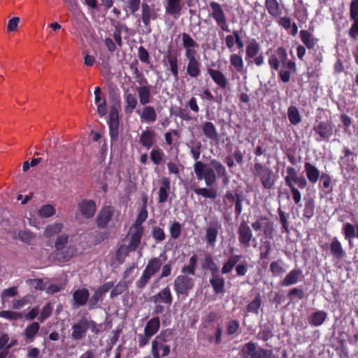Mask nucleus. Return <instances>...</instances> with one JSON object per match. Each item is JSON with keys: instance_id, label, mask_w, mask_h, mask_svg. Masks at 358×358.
Here are the masks:
<instances>
[{"instance_id": "16", "label": "nucleus", "mask_w": 358, "mask_h": 358, "mask_svg": "<svg viewBox=\"0 0 358 358\" xmlns=\"http://www.w3.org/2000/svg\"><path fill=\"white\" fill-rule=\"evenodd\" d=\"M164 60L169 64V69L176 80L178 79L179 75V60L177 53L169 49L164 56Z\"/></svg>"}, {"instance_id": "3", "label": "nucleus", "mask_w": 358, "mask_h": 358, "mask_svg": "<svg viewBox=\"0 0 358 358\" xmlns=\"http://www.w3.org/2000/svg\"><path fill=\"white\" fill-rule=\"evenodd\" d=\"M286 172L285 185L289 188L294 203L299 204L301 200L299 189H305L308 185L307 180L304 176H299L296 169L292 166H287Z\"/></svg>"}, {"instance_id": "6", "label": "nucleus", "mask_w": 358, "mask_h": 358, "mask_svg": "<svg viewBox=\"0 0 358 358\" xmlns=\"http://www.w3.org/2000/svg\"><path fill=\"white\" fill-rule=\"evenodd\" d=\"M194 280L187 275H179L173 281L174 291L178 298L185 299L194 287Z\"/></svg>"}, {"instance_id": "54", "label": "nucleus", "mask_w": 358, "mask_h": 358, "mask_svg": "<svg viewBox=\"0 0 358 358\" xmlns=\"http://www.w3.org/2000/svg\"><path fill=\"white\" fill-rule=\"evenodd\" d=\"M164 153L160 148H154L150 151V157L152 163L157 166L161 164Z\"/></svg>"}, {"instance_id": "46", "label": "nucleus", "mask_w": 358, "mask_h": 358, "mask_svg": "<svg viewBox=\"0 0 358 358\" xmlns=\"http://www.w3.org/2000/svg\"><path fill=\"white\" fill-rule=\"evenodd\" d=\"M287 117L290 123L296 125L301 122V116L299 114L298 108L294 106H291L287 109Z\"/></svg>"}, {"instance_id": "27", "label": "nucleus", "mask_w": 358, "mask_h": 358, "mask_svg": "<svg viewBox=\"0 0 358 358\" xmlns=\"http://www.w3.org/2000/svg\"><path fill=\"white\" fill-rule=\"evenodd\" d=\"M209 282L216 294H223L224 292L225 282L223 277H222L219 272L211 274V278Z\"/></svg>"}, {"instance_id": "63", "label": "nucleus", "mask_w": 358, "mask_h": 358, "mask_svg": "<svg viewBox=\"0 0 358 358\" xmlns=\"http://www.w3.org/2000/svg\"><path fill=\"white\" fill-rule=\"evenodd\" d=\"M141 0H128L124 10L129 11L131 14H135L140 8Z\"/></svg>"}, {"instance_id": "58", "label": "nucleus", "mask_w": 358, "mask_h": 358, "mask_svg": "<svg viewBox=\"0 0 358 358\" xmlns=\"http://www.w3.org/2000/svg\"><path fill=\"white\" fill-rule=\"evenodd\" d=\"M55 213V208L51 204L42 206L38 211V215L43 218L50 217L54 215Z\"/></svg>"}, {"instance_id": "42", "label": "nucleus", "mask_w": 358, "mask_h": 358, "mask_svg": "<svg viewBox=\"0 0 358 358\" xmlns=\"http://www.w3.org/2000/svg\"><path fill=\"white\" fill-rule=\"evenodd\" d=\"M242 194V192L227 190L223 197V203L227 206L225 209L231 208L237 200V197H240Z\"/></svg>"}, {"instance_id": "11", "label": "nucleus", "mask_w": 358, "mask_h": 358, "mask_svg": "<svg viewBox=\"0 0 358 358\" xmlns=\"http://www.w3.org/2000/svg\"><path fill=\"white\" fill-rule=\"evenodd\" d=\"M187 61L186 66L187 75L191 78L196 79L201 75V63L198 54L185 56Z\"/></svg>"}, {"instance_id": "18", "label": "nucleus", "mask_w": 358, "mask_h": 358, "mask_svg": "<svg viewBox=\"0 0 358 358\" xmlns=\"http://www.w3.org/2000/svg\"><path fill=\"white\" fill-rule=\"evenodd\" d=\"M180 36L182 38V45L185 49V56L197 55L196 48H199V44L193 38L186 32L182 33Z\"/></svg>"}, {"instance_id": "20", "label": "nucleus", "mask_w": 358, "mask_h": 358, "mask_svg": "<svg viewBox=\"0 0 358 358\" xmlns=\"http://www.w3.org/2000/svg\"><path fill=\"white\" fill-rule=\"evenodd\" d=\"M220 225L218 222L210 223L206 229L205 238L208 245L213 248L215 246L217 238L219 234Z\"/></svg>"}, {"instance_id": "47", "label": "nucleus", "mask_w": 358, "mask_h": 358, "mask_svg": "<svg viewBox=\"0 0 358 358\" xmlns=\"http://www.w3.org/2000/svg\"><path fill=\"white\" fill-rule=\"evenodd\" d=\"M230 64L234 67L238 73H242L244 69L243 60L242 57L238 54H232L229 57Z\"/></svg>"}, {"instance_id": "1", "label": "nucleus", "mask_w": 358, "mask_h": 358, "mask_svg": "<svg viewBox=\"0 0 358 358\" xmlns=\"http://www.w3.org/2000/svg\"><path fill=\"white\" fill-rule=\"evenodd\" d=\"M194 171L198 180H203L207 187H212L217 178L222 180L223 183L229 182V177L225 166L217 159H211L210 166L201 161L195 162Z\"/></svg>"}, {"instance_id": "7", "label": "nucleus", "mask_w": 358, "mask_h": 358, "mask_svg": "<svg viewBox=\"0 0 358 358\" xmlns=\"http://www.w3.org/2000/svg\"><path fill=\"white\" fill-rule=\"evenodd\" d=\"M69 236L67 234H62L57 236L55 242V251L54 252V258L60 262H67L73 256V253L75 250L73 246H69L67 248L65 254L63 252V250L66 248L69 242Z\"/></svg>"}, {"instance_id": "60", "label": "nucleus", "mask_w": 358, "mask_h": 358, "mask_svg": "<svg viewBox=\"0 0 358 358\" xmlns=\"http://www.w3.org/2000/svg\"><path fill=\"white\" fill-rule=\"evenodd\" d=\"M343 231L345 238L349 240L350 242L352 238L356 237L357 231L355 227L350 223L344 224L343 227Z\"/></svg>"}, {"instance_id": "29", "label": "nucleus", "mask_w": 358, "mask_h": 358, "mask_svg": "<svg viewBox=\"0 0 358 358\" xmlns=\"http://www.w3.org/2000/svg\"><path fill=\"white\" fill-rule=\"evenodd\" d=\"M304 171L308 180L312 184H315L321 176L319 169L310 162L304 163Z\"/></svg>"}, {"instance_id": "23", "label": "nucleus", "mask_w": 358, "mask_h": 358, "mask_svg": "<svg viewBox=\"0 0 358 358\" xmlns=\"http://www.w3.org/2000/svg\"><path fill=\"white\" fill-rule=\"evenodd\" d=\"M142 122L153 123L157 120L155 108L150 105L143 106L141 112L137 111Z\"/></svg>"}, {"instance_id": "43", "label": "nucleus", "mask_w": 358, "mask_h": 358, "mask_svg": "<svg viewBox=\"0 0 358 358\" xmlns=\"http://www.w3.org/2000/svg\"><path fill=\"white\" fill-rule=\"evenodd\" d=\"M193 191L196 195L206 199H215L217 196V189L214 188L195 187Z\"/></svg>"}, {"instance_id": "15", "label": "nucleus", "mask_w": 358, "mask_h": 358, "mask_svg": "<svg viewBox=\"0 0 358 358\" xmlns=\"http://www.w3.org/2000/svg\"><path fill=\"white\" fill-rule=\"evenodd\" d=\"M80 214L86 219L92 218L96 211V202L92 199H83L78 204Z\"/></svg>"}, {"instance_id": "51", "label": "nucleus", "mask_w": 358, "mask_h": 358, "mask_svg": "<svg viewBox=\"0 0 358 358\" xmlns=\"http://www.w3.org/2000/svg\"><path fill=\"white\" fill-rule=\"evenodd\" d=\"M327 317L326 313L324 311L315 312L310 317V324L317 327L321 325L325 320Z\"/></svg>"}, {"instance_id": "24", "label": "nucleus", "mask_w": 358, "mask_h": 358, "mask_svg": "<svg viewBox=\"0 0 358 358\" xmlns=\"http://www.w3.org/2000/svg\"><path fill=\"white\" fill-rule=\"evenodd\" d=\"M207 73L220 88L222 90L227 88L228 84L227 79L221 71L209 68L207 69Z\"/></svg>"}, {"instance_id": "37", "label": "nucleus", "mask_w": 358, "mask_h": 358, "mask_svg": "<svg viewBox=\"0 0 358 358\" xmlns=\"http://www.w3.org/2000/svg\"><path fill=\"white\" fill-rule=\"evenodd\" d=\"M300 38L303 45L309 50L314 49L318 39L315 38L311 33L305 29L300 31Z\"/></svg>"}, {"instance_id": "45", "label": "nucleus", "mask_w": 358, "mask_h": 358, "mask_svg": "<svg viewBox=\"0 0 358 358\" xmlns=\"http://www.w3.org/2000/svg\"><path fill=\"white\" fill-rule=\"evenodd\" d=\"M187 147L190 149V153L193 157V159L197 162L201 155V149L202 147V144L200 141L191 140L187 144Z\"/></svg>"}, {"instance_id": "61", "label": "nucleus", "mask_w": 358, "mask_h": 358, "mask_svg": "<svg viewBox=\"0 0 358 358\" xmlns=\"http://www.w3.org/2000/svg\"><path fill=\"white\" fill-rule=\"evenodd\" d=\"M153 275L146 271L145 269L143 271L142 275L140 278L136 282V286L138 289H143L148 282L150 281V278Z\"/></svg>"}, {"instance_id": "10", "label": "nucleus", "mask_w": 358, "mask_h": 358, "mask_svg": "<svg viewBox=\"0 0 358 358\" xmlns=\"http://www.w3.org/2000/svg\"><path fill=\"white\" fill-rule=\"evenodd\" d=\"M238 240L241 247L248 248L253 239V234L250 227L245 220H242L237 230Z\"/></svg>"}, {"instance_id": "12", "label": "nucleus", "mask_w": 358, "mask_h": 358, "mask_svg": "<svg viewBox=\"0 0 358 358\" xmlns=\"http://www.w3.org/2000/svg\"><path fill=\"white\" fill-rule=\"evenodd\" d=\"M90 327V320L87 317H82L80 320L72 326L71 338L74 340L83 339Z\"/></svg>"}, {"instance_id": "41", "label": "nucleus", "mask_w": 358, "mask_h": 358, "mask_svg": "<svg viewBox=\"0 0 358 358\" xmlns=\"http://www.w3.org/2000/svg\"><path fill=\"white\" fill-rule=\"evenodd\" d=\"M160 327V320L158 317L151 318L146 324L144 331L148 335L153 336L157 333Z\"/></svg>"}, {"instance_id": "30", "label": "nucleus", "mask_w": 358, "mask_h": 358, "mask_svg": "<svg viewBox=\"0 0 358 358\" xmlns=\"http://www.w3.org/2000/svg\"><path fill=\"white\" fill-rule=\"evenodd\" d=\"M157 18V14L145 2L141 4V20L145 27H150L151 20H155Z\"/></svg>"}, {"instance_id": "36", "label": "nucleus", "mask_w": 358, "mask_h": 358, "mask_svg": "<svg viewBox=\"0 0 358 358\" xmlns=\"http://www.w3.org/2000/svg\"><path fill=\"white\" fill-rule=\"evenodd\" d=\"M265 8L269 14L273 18H278L282 14V9L277 0H265Z\"/></svg>"}, {"instance_id": "19", "label": "nucleus", "mask_w": 358, "mask_h": 358, "mask_svg": "<svg viewBox=\"0 0 358 358\" xmlns=\"http://www.w3.org/2000/svg\"><path fill=\"white\" fill-rule=\"evenodd\" d=\"M130 241L127 245L129 252L135 251L139 246L143 234V227L131 226Z\"/></svg>"}, {"instance_id": "21", "label": "nucleus", "mask_w": 358, "mask_h": 358, "mask_svg": "<svg viewBox=\"0 0 358 358\" xmlns=\"http://www.w3.org/2000/svg\"><path fill=\"white\" fill-rule=\"evenodd\" d=\"M303 278L302 271L300 268L291 270L280 282L282 287H289L301 281Z\"/></svg>"}, {"instance_id": "52", "label": "nucleus", "mask_w": 358, "mask_h": 358, "mask_svg": "<svg viewBox=\"0 0 358 358\" xmlns=\"http://www.w3.org/2000/svg\"><path fill=\"white\" fill-rule=\"evenodd\" d=\"M110 291V297L113 299L114 297L122 294L128 289V285L126 281L120 280L115 286L112 287Z\"/></svg>"}, {"instance_id": "26", "label": "nucleus", "mask_w": 358, "mask_h": 358, "mask_svg": "<svg viewBox=\"0 0 358 358\" xmlns=\"http://www.w3.org/2000/svg\"><path fill=\"white\" fill-rule=\"evenodd\" d=\"M181 0H168L165 6L166 14L173 16L177 20L181 15Z\"/></svg>"}, {"instance_id": "34", "label": "nucleus", "mask_w": 358, "mask_h": 358, "mask_svg": "<svg viewBox=\"0 0 358 358\" xmlns=\"http://www.w3.org/2000/svg\"><path fill=\"white\" fill-rule=\"evenodd\" d=\"M203 135L206 138L216 141L218 138V133L215 126L211 122H204L201 125Z\"/></svg>"}, {"instance_id": "59", "label": "nucleus", "mask_w": 358, "mask_h": 358, "mask_svg": "<svg viewBox=\"0 0 358 358\" xmlns=\"http://www.w3.org/2000/svg\"><path fill=\"white\" fill-rule=\"evenodd\" d=\"M259 257L261 259H266L268 257L271 250L272 246L269 241H265L262 243L260 245Z\"/></svg>"}, {"instance_id": "14", "label": "nucleus", "mask_w": 358, "mask_h": 358, "mask_svg": "<svg viewBox=\"0 0 358 358\" xmlns=\"http://www.w3.org/2000/svg\"><path fill=\"white\" fill-rule=\"evenodd\" d=\"M114 214V208L112 206H103L98 213L96 223L99 228L105 229L112 220Z\"/></svg>"}, {"instance_id": "33", "label": "nucleus", "mask_w": 358, "mask_h": 358, "mask_svg": "<svg viewBox=\"0 0 358 358\" xmlns=\"http://www.w3.org/2000/svg\"><path fill=\"white\" fill-rule=\"evenodd\" d=\"M155 141V132L153 130L146 129L143 131L139 138V143L147 150H149Z\"/></svg>"}, {"instance_id": "4", "label": "nucleus", "mask_w": 358, "mask_h": 358, "mask_svg": "<svg viewBox=\"0 0 358 358\" xmlns=\"http://www.w3.org/2000/svg\"><path fill=\"white\" fill-rule=\"evenodd\" d=\"M252 173L256 178L259 179L262 187L265 189L273 188L277 180V176L269 166L260 162H256L254 164Z\"/></svg>"}, {"instance_id": "2", "label": "nucleus", "mask_w": 358, "mask_h": 358, "mask_svg": "<svg viewBox=\"0 0 358 358\" xmlns=\"http://www.w3.org/2000/svg\"><path fill=\"white\" fill-rule=\"evenodd\" d=\"M268 65L272 71H278V76L283 83L290 80L291 73H296L297 68L294 61L288 59L287 50L278 47L268 59Z\"/></svg>"}, {"instance_id": "8", "label": "nucleus", "mask_w": 358, "mask_h": 358, "mask_svg": "<svg viewBox=\"0 0 358 358\" xmlns=\"http://www.w3.org/2000/svg\"><path fill=\"white\" fill-rule=\"evenodd\" d=\"M210 8V17L215 22L217 26L223 31L229 32L227 17L224 13L222 6L215 1L209 3Z\"/></svg>"}, {"instance_id": "62", "label": "nucleus", "mask_w": 358, "mask_h": 358, "mask_svg": "<svg viewBox=\"0 0 358 358\" xmlns=\"http://www.w3.org/2000/svg\"><path fill=\"white\" fill-rule=\"evenodd\" d=\"M270 271L273 276H278L285 272V268L280 264V261L272 262L270 264Z\"/></svg>"}, {"instance_id": "49", "label": "nucleus", "mask_w": 358, "mask_h": 358, "mask_svg": "<svg viewBox=\"0 0 358 358\" xmlns=\"http://www.w3.org/2000/svg\"><path fill=\"white\" fill-rule=\"evenodd\" d=\"M32 299L33 296L31 294H27L19 299H14L12 301V308L15 310L20 309L26 305L31 303Z\"/></svg>"}, {"instance_id": "28", "label": "nucleus", "mask_w": 358, "mask_h": 358, "mask_svg": "<svg viewBox=\"0 0 358 358\" xmlns=\"http://www.w3.org/2000/svg\"><path fill=\"white\" fill-rule=\"evenodd\" d=\"M313 130L319 136L316 138L317 141L328 139L332 134L330 124L324 122H321L315 126Z\"/></svg>"}, {"instance_id": "40", "label": "nucleus", "mask_w": 358, "mask_h": 358, "mask_svg": "<svg viewBox=\"0 0 358 358\" xmlns=\"http://www.w3.org/2000/svg\"><path fill=\"white\" fill-rule=\"evenodd\" d=\"M261 50L259 43L255 38L251 39L248 45L246 46L245 54L246 59H250L255 58Z\"/></svg>"}, {"instance_id": "55", "label": "nucleus", "mask_w": 358, "mask_h": 358, "mask_svg": "<svg viewBox=\"0 0 358 358\" xmlns=\"http://www.w3.org/2000/svg\"><path fill=\"white\" fill-rule=\"evenodd\" d=\"M148 217V211L146 209V200L144 201V204L139 211L136 220L132 224L133 227H143L142 223L144 222Z\"/></svg>"}, {"instance_id": "44", "label": "nucleus", "mask_w": 358, "mask_h": 358, "mask_svg": "<svg viewBox=\"0 0 358 358\" xmlns=\"http://www.w3.org/2000/svg\"><path fill=\"white\" fill-rule=\"evenodd\" d=\"M162 266V262L160 258L153 257L148 261V264L145 268V270L151 275H154L160 270Z\"/></svg>"}, {"instance_id": "9", "label": "nucleus", "mask_w": 358, "mask_h": 358, "mask_svg": "<svg viewBox=\"0 0 358 358\" xmlns=\"http://www.w3.org/2000/svg\"><path fill=\"white\" fill-rule=\"evenodd\" d=\"M119 113L115 106H112L109 111V135L111 144L115 143L119 137Z\"/></svg>"}, {"instance_id": "53", "label": "nucleus", "mask_w": 358, "mask_h": 358, "mask_svg": "<svg viewBox=\"0 0 358 358\" xmlns=\"http://www.w3.org/2000/svg\"><path fill=\"white\" fill-rule=\"evenodd\" d=\"M315 215V203L313 199H308L305 202L303 215L308 220Z\"/></svg>"}, {"instance_id": "50", "label": "nucleus", "mask_w": 358, "mask_h": 358, "mask_svg": "<svg viewBox=\"0 0 358 358\" xmlns=\"http://www.w3.org/2000/svg\"><path fill=\"white\" fill-rule=\"evenodd\" d=\"M262 304V297L259 293H258L255 299L250 301L246 307L247 311L248 313H252L255 314L259 313V309Z\"/></svg>"}, {"instance_id": "22", "label": "nucleus", "mask_w": 358, "mask_h": 358, "mask_svg": "<svg viewBox=\"0 0 358 358\" xmlns=\"http://www.w3.org/2000/svg\"><path fill=\"white\" fill-rule=\"evenodd\" d=\"M152 301L155 303H164L169 306L172 304L173 296L169 286L163 288L157 294L151 297Z\"/></svg>"}, {"instance_id": "39", "label": "nucleus", "mask_w": 358, "mask_h": 358, "mask_svg": "<svg viewBox=\"0 0 358 358\" xmlns=\"http://www.w3.org/2000/svg\"><path fill=\"white\" fill-rule=\"evenodd\" d=\"M273 324L269 322L260 326V330L257 338L264 342H266L273 336Z\"/></svg>"}, {"instance_id": "35", "label": "nucleus", "mask_w": 358, "mask_h": 358, "mask_svg": "<svg viewBox=\"0 0 358 358\" xmlns=\"http://www.w3.org/2000/svg\"><path fill=\"white\" fill-rule=\"evenodd\" d=\"M158 343L154 346V340L152 342L151 352L154 358H160L161 357H166L170 353V347L166 343L157 342Z\"/></svg>"}, {"instance_id": "17", "label": "nucleus", "mask_w": 358, "mask_h": 358, "mask_svg": "<svg viewBox=\"0 0 358 358\" xmlns=\"http://www.w3.org/2000/svg\"><path fill=\"white\" fill-rule=\"evenodd\" d=\"M90 293L87 288L78 289L72 294V308H78L85 306L89 301Z\"/></svg>"}, {"instance_id": "57", "label": "nucleus", "mask_w": 358, "mask_h": 358, "mask_svg": "<svg viewBox=\"0 0 358 358\" xmlns=\"http://www.w3.org/2000/svg\"><path fill=\"white\" fill-rule=\"evenodd\" d=\"M24 317L23 313H18L11 310L0 311V317L10 320L16 321Z\"/></svg>"}, {"instance_id": "64", "label": "nucleus", "mask_w": 358, "mask_h": 358, "mask_svg": "<svg viewBox=\"0 0 358 358\" xmlns=\"http://www.w3.org/2000/svg\"><path fill=\"white\" fill-rule=\"evenodd\" d=\"M280 222L282 224V232L289 233V222H288V215L281 210L280 208L278 210Z\"/></svg>"}, {"instance_id": "32", "label": "nucleus", "mask_w": 358, "mask_h": 358, "mask_svg": "<svg viewBox=\"0 0 358 358\" xmlns=\"http://www.w3.org/2000/svg\"><path fill=\"white\" fill-rule=\"evenodd\" d=\"M124 110L125 114L131 115L136 108L138 105V100L136 97V95L132 93H124Z\"/></svg>"}, {"instance_id": "31", "label": "nucleus", "mask_w": 358, "mask_h": 358, "mask_svg": "<svg viewBox=\"0 0 358 358\" xmlns=\"http://www.w3.org/2000/svg\"><path fill=\"white\" fill-rule=\"evenodd\" d=\"M161 186L159 189L158 203H165L169 197V192L171 189V180L168 177H163L160 180Z\"/></svg>"}, {"instance_id": "38", "label": "nucleus", "mask_w": 358, "mask_h": 358, "mask_svg": "<svg viewBox=\"0 0 358 358\" xmlns=\"http://www.w3.org/2000/svg\"><path fill=\"white\" fill-rule=\"evenodd\" d=\"M39 329L40 324L37 322H33L28 324L24 331V337L26 341L29 343L33 342Z\"/></svg>"}, {"instance_id": "48", "label": "nucleus", "mask_w": 358, "mask_h": 358, "mask_svg": "<svg viewBox=\"0 0 358 358\" xmlns=\"http://www.w3.org/2000/svg\"><path fill=\"white\" fill-rule=\"evenodd\" d=\"M63 229V224L62 223H54L49 224L46 227L44 231V236L46 238H50L56 234H58Z\"/></svg>"}, {"instance_id": "5", "label": "nucleus", "mask_w": 358, "mask_h": 358, "mask_svg": "<svg viewBox=\"0 0 358 358\" xmlns=\"http://www.w3.org/2000/svg\"><path fill=\"white\" fill-rule=\"evenodd\" d=\"M243 358H278L273 350L261 347L257 348L256 343L248 342L244 344L241 350Z\"/></svg>"}, {"instance_id": "13", "label": "nucleus", "mask_w": 358, "mask_h": 358, "mask_svg": "<svg viewBox=\"0 0 358 358\" xmlns=\"http://www.w3.org/2000/svg\"><path fill=\"white\" fill-rule=\"evenodd\" d=\"M114 286V282L113 281H109L99 287H98L94 292L93 295L90 298L89 297V308L90 309L94 308L99 301L103 300L104 295L112 289Z\"/></svg>"}, {"instance_id": "56", "label": "nucleus", "mask_w": 358, "mask_h": 358, "mask_svg": "<svg viewBox=\"0 0 358 358\" xmlns=\"http://www.w3.org/2000/svg\"><path fill=\"white\" fill-rule=\"evenodd\" d=\"M203 268L208 269L210 274L219 272L217 264L213 262L212 257L209 254L206 255L204 257V264L203 265Z\"/></svg>"}, {"instance_id": "25", "label": "nucleus", "mask_w": 358, "mask_h": 358, "mask_svg": "<svg viewBox=\"0 0 358 358\" xmlns=\"http://www.w3.org/2000/svg\"><path fill=\"white\" fill-rule=\"evenodd\" d=\"M136 91L141 105L146 106L152 102V94L150 85H142L137 87Z\"/></svg>"}]
</instances>
